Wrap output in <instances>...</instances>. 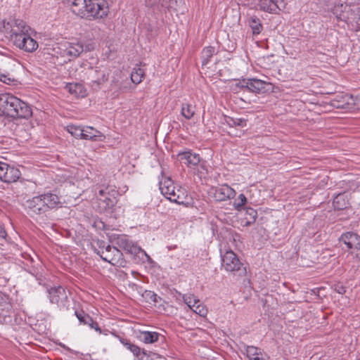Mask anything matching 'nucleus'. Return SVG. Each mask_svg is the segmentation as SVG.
Wrapping results in <instances>:
<instances>
[{"label":"nucleus","mask_w":360,"mask_h":360,"mask_svg":"<svg viewBox=\"0 0 360 360\" xmlns=\"http://www.w3.org/2000/svg\"><path fill=\"white\" fill-rule=\"evenodd\" d=\"M120 342L127 349L132 352L135 356L142 358L144 353L138 346L131 344L123 339H120Z\"/></svg>","instance_id":"obj_29"},{"label":"nucleus","mask_w":360,"mask_h":360,"mask_svg":"<svg viewBox=\"0 0 360 360\" xmlns=\"http://www.w3.org/2000/svg\"><path fill=\"white\" fill-rule=\"evenodd\" d=\"M93 49L94 47L91 45L84 48L82 43L79 41H63L53 48L51 54L59 60L60 64H63L70 61L72 58L79 56L84 50L90 51Z\"/></svg>","instance_id":"obj_3"},{"label":"nucleus","mask_w":360,"mask_h":360,"mask_svg":"<svg viewBox=\"0 0 360 360\" xmlns=\"http://www.w3.org/2000/svg\"><path fill=\"white\" fill-rule=\"evenodd\" d=\"M83 131L82 139L102 141L105 139L104 135L101 131L91 127H84Z\"/></svg>","instance_id":"obj_17"},{"label":"nucleus","mask_w":360,"mask_h":360,"mask_svg":"<svg viewBox=\"0 0 360 360\" xmlns=\"http://www.w3.org/2000/svg\"><path fill=\"white\" fill-rule=\"evenodd\" d=\"M20 103V99L9 94H0V110L4 115L15 117L16 112L13 106Z\"/></svg>","instance_id":"obj_8"},{"label":"nucleus","mask_w":360,"mask_h":360,"mask_svg":"<svg viewBox=\"0 0 360 360\" xmlns=\"http://www.w3.org/2000/svg\"><path fill=\"white\" fill-rule=\"evenodd\" d=\"M183 300L193 312L202 317L207 316L208 313L207 307L193 294L184 295Z\"/></svg>","instance_id":"obj_11"},{"label":"nucleus","mask_w":360,"mask_h":360,"mask_svg":"<svg viewBox=\"0 0 360 360\" xmlns=\"http://www.w3.org/2000/svg\"><path fill=\"white\" fill-rule=\"evenodd\" d=\"M159 190L162 195L171 202L177 204H188L187 191L181 186H175L170 177L162 176L159 184Z\"/></svg>","instance_id":"obj_4"},{"label":"nucleus","mask_w":360,"mask_h":360,"mask_svg":"<svg viewBox=\"0 0 360 360\" xmlns=\"http://www.w3.org/2000/svg\"><path fill=\"white\" fill-rule=\"evenodd\" d=\"M221 265L226 271L234 272L239 271L243 264L233 251L227 250L222 255Z\"/></svg>","instance_id":"obj_10"},{"label":"nucleus","mask_w":360,"mask_h":360,"mask_svg":"<svg viewBox=\"0 0 360 360\" xmlns=\"http://www.w3.org/2000/svg\"><path fill=\"white\" fill-rule=\"evenodd\" d=\"M0 81L4 83L10 84L14 81V79L10 76L9 74L6 73L0 70Z\"/></svg>","instance_id":"obj_37"},{"label":"nucleus","mask_w":360,"mask_h":360,"mask_svg":"<svg viewBox=\"0 0 360 360\" xmlns=\"http://www.w3.org/2000/svg\"><path fill=\"white\" fill-rule=\"evenodd\" d=\"M70 94L75 97L84 98L87 95L86 89L82 84L77 83L68 84L65 86Z\"/></svg>","instance_id":"obj_21"},{"label":"nucleus","mask_w":360,"mask_h":360,"mask_svg":"<svg viewBox=\"0 0 360 360\" xmlns=\"http://www.w3.org/2000/svg\"><path fill=\"white\" fill-rule=\"evenodd\" d=\"M247 22L253 35H258L263 31V25L257 15H249Z\"/></svg>","instance_id":"obj_19"},{"label":"nucleus","mask_w":360,"mask_h":360,"mask_svg":"<svg viewBox=\"0 0 360 360\" xmlns=\"http://www.w3.org/2000/svg\"><path fill=\"white\" fill-rule=\"evenodd\" d=\"M209 193L217 201H226L233 199L236 195V191L226 184L212 187Z\"/></svg>","instance_id":"obj_7"},{"label":"nucleus","mask_w":360,"mask_h":360,"mask_svg":"<svg viewBox=\"0 0 360 360\" xmlns=\"http://www.w3.org/2000/svg\"><path fill=\"white\" fill-rule=\"evenodd\" d=\"M91 326V328H94L96 330L98 331L99 333H101V329L98 326L97 323H94L91 321V323L89 324Z\"/></svg>","instance_id":"obj_41"},{"label":"nucleus","mask_w":360,"mask_h":360,"mask_svg":"<svg viewBox=\"0 0 360 360\" xmlns=\"http://www.w3.org/2000/svg\"><path fill=\"white\" fill-rule=\"evenodd\" d=\"M73 13L89 20L101 19L108 13V4L105 0H65Z\"/></svg>","instance_id":"obj_1"},{"label":"nucleus","mask_w":360,"mask_h":360,"mask_svg":"<svg viewBox=\"0 0 360 360\" xmlns=\"http://www.w3.org/2000/svg\"><path fill=\"white\" fill-rule=\"evenodd\" d=\"M181 113L186 119L190 120L195 115V107L188 103L183 104Z\"/></svg>","instance_id":"obj_32"},{"label":"nucleus","mask_w":360,"mask_h":360,"mask_svg":"<svg viewBox=\"0 0 360 360\" xmlns=\"http://www.w3.org/2000/svg\"><path fill=\"white\" fill-rule=\"evenodd\" d=\"M344 13V15L347 17L345 20H338V21H342L345 22L347 23H349L352 20H354L353 15H354V11L351 9L349 6H347V8L345 9Z\"/></svg>","instance_id":"obj_36"},{"label":"nucleus","mask_w":360,"mask_h":360,"mask_svg":"<svg viewBox=\"0 0 360 360\" xmlns=\"http://www.w3.org/2000/svg\"><path fill=\"white\" fill-rule=\"evenodd\" d=\"M356 360H360V356Z\"/></svg>","instance_id":"obj_46"},{"label":"nucleus","mask_w":360,"mask_h":360,"mask_svg":"<svg viewBox=\"0 0 360 360\" xmlns=\"http://www.w3.org/2000/svg\"><path fill=\"white\" fill-rule=\"evenodd\" d=\"M29 30L30 28L22 22L14 25L7 23L5 25L4 22H0V32H6L5 34L9 35L11 40L17 47L27 52H33L37 49L39 45L29 33Z\"/></svg>","instance_id":"obj_2"},{"label":"nucleus","mask_w":360,"mask_h":360,"mask_svg":"<svg viewBox=\"0 0 360 360\" xmlns=\"http://www.w3.org/2000/svg\"><path fill=\"white\" fill-rule=\"evenodd\" d=\"M83 127L80 125L70 124L65 127V129L74 138L82 139Z\"/></svg>","instance_id":"obj_26"},{"label":"nucleus","mask_w":360,"mask_h":360,"mask_svg":"<svg viewBox=\"0 0 360 360\" xmlns=\"http://www.w3.org/2000/svg\"><path fill=\"white\" fill-rule=\"evenodd\" d=\"M247 202V198L243 193L240 194L233 202V206L237 211H241Z\"/></svg>","instance_id":"obj_34"},{"label":"nucleus","mask_w":360,"mask_h":360,"mask_svg":"<svg viewBox=\"0 0 360 360\" xmlns=\"http://www.w3.org/2000/svg\"><path fill=\"white\" fill-rule=\"evenodd\" d=\"M13 108H15V117L28 118L32 113L30 107L21 100H20V103L15 105Z\"/></svg>","instance_id":"obj_20"},{"label":"nucleus","mask_w":360,"mask_h":360,"mask_svg":"<svg viewBox=\"0 0 360 360\" xmlns=\"http://www.w3.org/2000/svg\"><path fill=\"white\" fill-rule=\"evenodd\" d=\"M98 200V207L101 211L111 209L117 202V191L110 188L101 189Z\"/></svg>","instance_id":"obj_6"},{"label":"nucleus","mask_w":360,"mask_h":360,"mask_svg":"<svg viewBox=\"0 0 360 360\" xmlns=\"http://www.w3.org/2000/svg\"><path fill=\"white\" fill-rule=\"evenodd\" d=\"M27 207L31 215L40 214L46 211L41 195L35 196L27 201Z\"/></svg>","instance_id":"obj_14"},{"label":"nucleus","mask_w":360,"mask_h":360,"mask_svg":"<svg viewBox=\"0 0 360 360\" xmlns=\"http://www.w3.org/2000/svg\"><path fill=\"white\" fill-rule=\"evenodd\" d=\"M266 83L260 79H252L247 82V86L255 92H261L265 88Z\"/></svg>","instance_id":"obj_27"},{"label":"nucleus","mask_w":360,"mask_h":360,"mask_svg":"<svg viewBox=\"0 0 360 360\" xmlns=\"http://www.w3.org/2000/svg\"><path fill=\"white\" fill-rule=\"evenodd\" d=\"M44 205H46V210L49 208H55L60 204V200L56 195L48 193L41 195Z\"/></svg>","instance_id":"obj_25"},{"label":"nucleus","mask_w":360,"mask_h":360,"mask_svg":"<svg viewBox=\"0 0 360 360\" xmlns=\"http://www.w3.org/2000/svg\"><path fill=\"white\" fill-rule=\"evenodd\" d=\"M345 292V290H344L343 288H342L341 289H339V290H338L339 293H344Z\"/></svg>","instance_id":"obj_43"},{"label":"nucleus","mask_w":360,"mask_h":360,"mask_svg":"<svg viewBox=\"0 0 360 360\" xmlns=\"http://www.w3.org/2000/svg\"><path fill=\"white\" fill-rule=\"evenodd\" d=\"M245 354L249 360H266L264 357L262 349L257 347L248 346Z\"/></svg>","instance_id":"obj_22"},{"label":"nucleus","mask_w":360,"mask_h":360,"mask_svg":"<svg viewBox=\"0 0 360 360\" xmlns=\"http://www.w3.org/2000/svg\"><path fill=\"white\" fill-rule=\"evenodd\" d=\"M248 119L243 117H231L228 115L224 116V122L229 127H245L248 124Z\"/></svg>","instance_id":"obj_18"},{"label":"nucleus","mask_w":360,"mask_h":360,"mask_svg":"<svg viewBox=\"0 0 360 360\" xmlns=\"http://www.w3.org/2000/svg\"><path fill=\"white\" fill-rule=\"evenodd\" d=\"M76 316L78 318L79 321L84 323H88L87 319H89V317L86 315H82V314H79L76 312Z\"/></svg>","instance_id":"obj_39"},{"label":"nucleus","mask_w":360,"mask_h":360,"mask_svg":"<svg viewBox=\"0 0 360 360\" xmlns=\"http://www.w3.org/2000/svg\"><path fill=\"white\" fill-rule=\"evenodd\" d=\"M214 53V48L212 46H207L202 49L203 56L206 57L209 60Z\"/></svg>","instance_id":"obj_38"},{"label":"nucleus","mask_w":360,"mask_h":360,"mask_svg":"<svg viewBox=\"0 0 360 360\" xmlns=\"http://www.w3.org/2000/svg\"><path fill=\"white\" fill-rule=\"evenodd\" d=\"M49 295L51 302L56 304H59L66 298L65 290L61 287L51 289L49 291Z\"/></svg>","instance_id":"obj_24"},{"label":"nucleus","mask_w":360,"mask_h":360,"mask_svg":"<svg viewBox=\"0 0 360 360\" xmlns=\"http://www.w3.org/2000/svg\"><path fill=\"white\" fill-rule=\"evenodd\" d=\"M261 11L273 14H278L285 8L284 0H259Z\"/></svg>","instance_id":"obj_12"},{"label":"nucleus","mask_w":360,"mask_h":360,"mask_svg":"<svg viewBox=\"0 0 360 360\" xmlns=\"http://www.w3.org/2000/svg\"><path fill=\"white\" fill-rule=\"evenodd\" d=\"M345 292V290H344L343 288H342L341 289H339V290H338L339 293H344Z\"/></svg>","instance_id":"obj_44"},{"label":"nucleus","mask_w":360,"mask_h":360,"mask_svg":"<svg viewBox=\"0 0 360 360\" xmlns=\"http://www.w3.org/2000/svg\"><path fill=\"white\" fill-rule=\"evenodd\" d=\"M144 75V70L141 68H134L131 73V82L136 84L141 82Z\"/></svg>","instance_id":"obj_31"},{"label":"nucleus","mask_w":360,"mask_h":360,"mask_svg":"<svg viewBox=\"0 0 360 360\" xmlns=\"http://www.w3.org/2000/svg\"><path fill=\"white\" fill-rule=\"evenodd\" d=\"M6 236V232L4 227L0 225V237L4 238Z\"/></svg>","instance_id":"obj_40"},{"label":"nucleus","mask_w":360,"mask_h":360,"mask_svg":"<svg viewBox=\"0 0 360 360\" xmlns=\"http://www.w3.org/2000/svg\"><path fill=\"white\" fill-rule=\"evenodd\" d=\"M245 215L246 224L250 225L256 220L257 212L256 210L251 207H248L245 210Z\"/></svg>","instance_id":"obj_33"},{"label":"nucleus","mask_w":360,"mask_h":360,"mask_svg":"<svg viewBox=\"0 0 360 360\" xmlns=\"http://www.w3.org/2000/svg\"><path fill=\"white\" fill-rule=\"evenodd\" d=\"M349 198L345 193H339L337 195L333 201V205L335 209L342 210L347 208L349 205Z\"/></svg>","instance_id":"obj_23"},{"label":"nucleus","mask_w":360,"mask_h":360,"mask_svg":"<svg viewBox=\"0 0 360 360\" xmlns=\"http://www.w3.org/2000/svg\"><path fill=\"white\" fill-rule=\"evenodd\" d=\"M7 304L6 302H0V315L1 314L2 311L4 310Z\"/></svg>","instance_id":"obj_42"},{"label":"nucleus","mask_w":360,"mask_h":360,"mask_svg":"<svg viewBox=\"0 0 360 360\" xmlns=\"http://www.w3.org/2000/svg\"><path fill=\"white\" fill-rule=\"evenodd\" d=\"M354 104V98L349 94H339L331 100V105L338 109L350 110Z\"/></svg>","instance_id":"obj_13"},{"label":"nucleus","mask_w":360,"mask_h":360,"mask_svg":"<svg viewBox=\"0 0 360 360\" xmlns=\"http://www.w3.org/2000/svg\"><path fill=\"white\" fill-rule=\"evenodd\" d=\"M340 240L346 245L349 249H353L360 244V237L353 232H347L342 234Z\"/></svg>","instance_id":"obj_16"},{"label":"nucleus","mask_w":360,"mask_h":360,"mask_svg":"<svg viewBox=\"0 0 360 360\" xmlns=\"http://www.w3.org/2000/svg\"><path fill=\"white\" fill-rule=\"evenodd\" d=\"M347 8V4H338L334 6L333 8V13L335 15L338 21V20H345V18H347L345 15H342L344 14L343 12H345Z\"/></svg>","instance_id":"obj_30"},{"label":"nucleus","mask_w":360,"mask_h":360,"mask_svg":"<svg viewBox=\"0 0 360 360\" xmlns=\"http://www.w3.org/2000/svg\"><path fill=\"white\" fill-rule=\"evenodd\" d=\"M128 251L131 255L134 254L135 255V257H137L139 258H142L143 257H147L145 252L137 246H132Z\"/></svg>","instance_id":"obj_35"},{"label":"nucleus","mask_w":360,"mask_h":360,"mask_svg":"<svg viewBox=\"0 0 360 360\" xmlns=\"http://www.w3.org/2000/svg\"><path fill=\"white\" fill-rule=\"evenodd\" d=\"M101 257L115 266H124L125 262L122 258V253L115 247L107 245L101 248L98 252Z\"/></svg>","instance_id":"obj_5"},{"label":"nucleus","mask_w":360,"mask_h":360,"mask_svg":"<svg viewBox=\"0 0 360 360\" xmlns=\"http://www.w3.org/2000/svg\"><path fill=\"white\" fill-rule=\"evenodd\" d=\"M158 310H159V312H160V311H161V309H160V305H159Z\"/></svg>","instance_id":"obj_45"},{"label":"nucleus","mask_w":360,"mask_h":360,"mask_svg":"<svg viewBox=\"0 0 360 360\" xmlns=\"http://www.w3.org/2000/svg\"><path fill=\"white\" fill-rule=\"evenodd\" d=\"M178 156L181 162L191 168L198 166L200 162L199 155L192 153L191 150L179 153Z\"/></svg>","instance_id":"obj_15"},{"label":"nucleus","mask_w":360,"mask_h":360,"mask_svg":"<svg viewBox=\"0 0 360 360\" xmlns=\"http://www.w3.org/2000/svg\"><path fill=\"white\" fill-rule=\"evenodd\" d=\"M20 170L15 167L0 161V180L5 183L15 182L20 176Z\"/></svg>","instance_id":"obj_9"},{"label":"nucleus","mask_w":360,"mask_h":360,"mask_svg":"<svg viewBox=\"0 0 360 360\" xmlns=\"http://www.w3.org/2000/svg\"><path fill=\"white\" fill-rule=\"evenodd\" d=\"M138 338L144 343H152L158 340V333L149 331H141L138 335Z\"/></svg>","instance_id":"obj_28"}]
</instances>
